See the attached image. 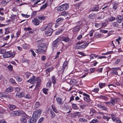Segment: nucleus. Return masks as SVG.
<instances>
[{
  "mask_svg": "<svg viewBox=\"0 0 123 123\" xmlns=\"http://www.w3.org/2000/svg\"><path fill=\"white\" fill-rule=\"evenodd\" d=\"M3 55L4 58H8L10 57H13L15 56V54L11 52L5 51L3 53Z\"/></svg>",
  "mask_w": 123,
  "mask_h": 123,
  "instance_id": "obj_1",
  "label": "nucleus"
},
{
  "mask_svg": "<svg viewBox=\"0 0 123 123\" xmlns=\"http://www.w3.org/2000/svg\"><path fill=\"white\" fill-rule=\"evenodd\" d=\"M39 44V52H46L47 47L44 43H41Z\"/></svg>",
  "mask_w": 123,
  "mask_h": 123,
  "instance_id": "obj_2",
  "label": "nucleus"
},
{
  "mask_svg": "<svg viewBox=\"0 0 123 123\" xmlns=\"http://www.w3.org/2000/svg\"><path fill=\"white\" fill-rule=\"evenodd\" d=\"M68 5L67 4H65L59 6L57 9L58 11H62L64 10H65L68 9L69 8Z\"/></svg>",
  "mask_w": 123,
  "mask_h": 123,
  "instance_id": "obj_3",
  "label": "nucleus"
},
{
  "mask_svg": "<svg viewBox=\"0 0 123 123\" xmlns=\"http://www.w3.org/2000/svg\"><path fill=\"white\" fill-rule=\"evenodd\" d=\"M68 62L67 61H65L64 62L62 66V68L61 69V71L63 73L64 71L65 70H66V69L68 68V67L67 65Z\"/></svg>",
  "mask_w": 123,
  "mask_h": 123,
  "instance_id": "obj_4",
  "label": "nucleus"
},
{
  "mask_svg": "<svg viewBox=\"0 0 123 123\" xmlns=\"http://www.w3.org/2000/svg\"><path fill=\"white\" fill-rule=\"evenodd\" d=\"M59 41V39H57L53 43L52 46L53 47V49H55L57 48V46L58 44V42Z\"/></svg>",
  "mask_w": 123,
  "mask_h": 123,
  "instance_id": "obj_5",
  "label": "nucleus"
},
{
  "mask_svg": "<svg viewBox=\"0 0 123 123\" xmlns=\"http://www.w3.org/2000/svg\"><path fill=\"white\" fill-rule=\"evenodd\" d=\"M119 99L118 98H111L110 101L111 104L113 105H114L115 104L117 103Z\"/></svg>",
  "mask_w": 123,
  "mask_h": 123,
  "instance_id": "obj_6",
  "label": "nucleus"
},
{
  "mask_svg": "<svg viewBox=\"0 0 123 123\" xmlns=\"http://www.w3.org/2000/svg\"><path fill=\"white\" fill-rule=\"evenodd\" d=\"M83 95L85 96L84 97V100L87 102H89L90 101L89 95L85 93H84Z\"/></svg>",
  "mask_w": 123,
  "mask_h": 123,
  "instance_id": "obj_7",
  "label": "nucleus"
},
{
  "mask_svg": "<svg viewBox=\"0 0 123 123\" xmlns=\"http://www.w3.org/2000/svg\"><path fill=\"white\" fill-rule=\"evenodd\" d=\"M11 115L12 116H18L20 114L19 111H16L12 112L10 113Z\"/></svg>",
  "mask_w": 123,
  "mask_h": 123,
  "instance_id": "obj_8",
  "label": "nucleus"
},
{
  "mask_svg": "<svg viewBox=\"0 0 123 123\" xmlns=\"http://www.w3.org/2000/svg\"><path fill=\"white\" fill-rule=\"evenodd\" d=\"M89 44V43H85L84 44L81 45L76 46L75 48L77 49H80L81 48L82 49H85L88 45Z\"/></svg>",
  "mask_w": 123,
  "mask_h": 123,
  "instance_id": "obj_9",
  "label": "nucleus"
},
{
  "mask_svg": "<svg viewBox=\"0 0 123 123\" xmlns=\"http://www.w3.org/2000/svg\"><path fill=\"white\" fill-rule=\"evenodd\" d=\"M36 77L33 76L32 78H31L30 80L27 81V82L30 83L31 84H34L36 81Z\"/></svg>",
  "mask_w": 123,
  "mask_h": 123,
  "instance_id": "obj_10",
  "label": "nucleus"
},
{
  "mask_svg": "<svg viewBox=\"0 0 123 123\" xmlns=\"http://www.w3.org/2000/svg\"><path fill=\"white\" fill-rule=\"evenodd\" d=\"M97 105L98 107L101 109L104 110H106L107 109V107H105L102 104H97Z\"/></svg>",
  "mask_w": 123,
  "mask_h": 123,
  "instance_id": "obj_11",
  "label": "nucleus"
},
{
  "mask_svg": "<svg viewBox=\"0 0 123 123\" xmlns=\"http://www.w3.org/2000/svg\"><path fill=\"white\" fill-rule=\"evenodd\" d=\"M53 31V30L51 28H49L48 31L46 32L45 33L46 35L47 36H50L51 35Z\"/></svg>",
  "mask_w": 123,
  "mask_h": 123,
  "instance_id": "obj_12",
  "label": "nucleus"
},
{
  "mask_svg": "<svg viewBox=\"0 0 123 123\" xmlns=\"http://www.w3.org/2000/svg\"><path fill=\"white\" fill-rule=\"evenodd\" d=\"M123 16H118L116 18V19L118 23H120L123 21Z\"/></svg>",
  "mask_w": 123,
  "mask_h": 123,
  "instance_id": "obj_13",
  "label": "nucleus"
},
{
  "mask_svg": "<svg viewBox=\"0 0 123 123\" xmlns=\"http://www.w3.org/2000/svg\"><path fill=\"white\" fill-rule=\"evenodd\" d=\"M119 70L118 68H113L112 69L111 73L115 75H117V71Z\"/></svg>",
  "mask_w": 123,
  "mask_h": 123,
  "instance_id": "obj_14",
  "label": "nucleus"
},
{
  "mask_svg": "<svg viewBox=\"0 0 123 123\" xmlns=\"http://www.w3.org/2000/svg\"><path fill=\"white\" fill-rule=\"evenodd\" d=\"M69 38L68 37L63 36L61 37L60 38V40L61 41H64L66 42H68L69 41Z\"/></svg>",
  "mask_w": 123,
  "mask_h": 123,
  "instance_id": "obj_15",
  "label": "nucleus"
},
{
  "mask_svg": "<svg viewBox=\"0 0 123 123\" xmlns=\"http://www.w3.org/2000/svg\"><path fill=\"white\" fill-rule=\"evenodd\" d=\"M80 26H76L73 28V31L74 32H77L80 31Z\"/></svg>",
  "mask_w": 123,
  "mask_h": 123,
  "instance_id": "obj_16",
  "label": "nucleus"
},
{
  "mask_svg": "<svg viewBox=\"0 0 123 123\" xmlns=\"http://www.w3.org/2000/svg\"><path fill=\"white\" fill-rule=\"evenodd\" d=\"M36 119L33 117H31L28 120L29 123H35L37 121Z\"/></svg>",
  "mask_w": 123,
  "mask_h": 123,
  "instance_id": "obj_17",
  "label": "nucleus"
},
{
  "mask_svg": "<svg viewBox=\"0 0 123 123\" xmlns=\"http://www.w3.org/2000/svg\"><path fill=\"white\" fill-rule=\"evenodd\" d=\"M16 96L18 98H20L21 97L25 96L24 93L22 92H20V93H17L16 94Z\"/></svg>",
  "mask_w": 123,
  "mask_h": 123,
  "instance_id": "obj_18",
  "label": "nucleus"
},
{
  "mask_svg": "<svg viewBox=\"0 0 123 123\" xmlns=\"http://www.w3.org/2000/svg\"><path fill=\"white\" fill-rule=\"evenodd\" d=\"M56 99L57 101L59 103V104L62 105L63 104L61 98L60 97H57Z\"/></svg>",
  "mask_w": 123,
  "mask_h": 123,
  "instance_id": "obj_19",
  "label": "nucleus"
},
{
  "mask_svg": "<svg viewBox=\"0 0 123 123\" xmlns=\"http://www.w3.org/2000/svg\"><path fill=\"white\" fill-rule=\"evenodd\" d=\"M92 11H98L99 10V6L98 5H96L95 6L92 7Z\"/></svg>",
  "mask_w": 123,
  "mask_h": 123,
  "instance_id": "obj_20",
  "label": "nucleus"
},
{
  "mask_svg": "<svg viewBox=\"0 0 123 123\" xmlns=\"http://www.w3.org/2000/svg\"><path fill=\"white\" fill-rule=\"evenodd\" d=\"M32 21L33 24L35 25H38V20L37 18H34V19L32 20Z\"/></svg>",
  "mask_w": 123,
  "mask_h": 123,
  "instance_id": "obj_21",
  "label": "nucleus"
},
{
  "mask_svg": "<svg viewBox=\"0 0 123 123\" xmlns=\"http://www.w3.org/2000/svg\"><path fill=\"white\" fill-rule=\"evenodd\" d=\"M38 114V110H37L34 112L33 116L34 117V118H35L37 117Z\"/></svg>",
  "mask_w": 123,
  "mask_h": 123,
  "instance_id": "obj_22",
  "label": "nucleus"
},
{
  "mask_svg": "<svg viewBox=\"0 0 123 123\" xmlns=\"http://www.w3.org/2000/svg\"><path fill=\"white\" fill-rule=\"evenodd\" d=\"M70 83L72 85H75L76 84L77 82L75 79H72L71 80Z\"/></svg>",
  "mask_w": 123,
  "mask_h": 123,
  "instance_id": "obj_23",
  "label": "nucleus"
},
{
  "mask_svg": "<svg viewBox=\"0 0 123 123\" xmlns=\"http://www.w3.org/2000/svg\"><path fill=\"white\" fill-rule=\"evenodd\" d=\"M13 89V87L11 86H10L7 88L5 91L7 92H12V91Z\"/></svg>",
  "mask_w": 123,
  "mask_h": 123,
  "instance_id": "obj_24",
  "label": "nucleus"
},
{
  "mask_svg": "<svg viewBox=\"0 0 123 123\" xmlns=\"http://www.w3.org/2000/svg\"><path fill=\"white\" fill-rule=\"evenodd\" d=\"M8 108L11 110H13L16 108V106L14 105H8Z\"/></svg>",
  "mask_w": 123,
  "mask_h": 123,
  "instance_id": "obj_25",
  "label": "nucleus"
},
{
  "mask_svg": "<svg viewBox=\"0 0 123 123\" xmlns=\"http://www.w3.org/2000/svg\"><path fill=\"white\" fill-rule=\"evenodd\" d=\"M51 80L53 84H55L56 82V79L54 76H52L51 78Z\"/></svg>",
  "mask_w": 123,
  "mask_h": 123,
  "instance_id": "obj_26",
  "label": "nucleus"
},
{
  "mask_svg": "<svg viewBox=\"0 0 123 123\" xmlns=\"http://www.w3.org/2000/svg\"><path fill=\"white\" fill-rule=\"evenodd\" d=\"M51 82L50 80V79H49L48 82L46 84V86L47 87H50L51 85Z\"/></svg>",
  "mask_w": 123,
  "mask_h": 123,
  "instance_id": "obj_27",
  "label": "nucleus"
},
{
  "mask_svg": "<svg viewBox=\"0 0 123 123\" xmlns=\"http://www.w3.org/2000/svg\"><path fill=\"white\" fill-rule=\"evenodd\" d=\"M47 6V4L46 3L41 7L40 8V10H43V9L45 8Z\"/></svg>",
  "mask_w": 123,
  "mask_h": 123,
  "instance_id": "obj_28",
  "label": "nucleus"
},
{
  "mask_svg": "<svg viewBox=\"0 0 123 123\" xmlns=\"http://www.w3.org/2000/svg\"><path fill=\"white\" fill-rule=\"evenodd\" d=\"M79 121L80 122H81L82 123L86 122L87 120L83 118H80L79 119Z\"/></svg>",
  "mask_w": 123,
  "mask_h": 123,
  "instance_id": "obj_29",
  "label": "nucleus"
},
{
  "mask_svg": "<svg viewBox=\"0 0 123 123\" xmlns=\"http://www.w3.org/2000/svg\"><path fill=\"white\" fill-rule=\"evenodd\" d=\"M54 69V68L53 67H51L47 68L46 70V72L47 73V72H49L52 71H53Z\"/></svg>",
  "mask_w": 123,
  "mask_h": 123,
  "instance_id": "obj_30",
  "label": "nucleus"
},
{
  "mask_svg": "<svg viewBox=\"0 0 123 123\" xmlns=\"http://www.w3.org/2000/svg\"><path fill=\"white\" fill-rule=\"evenodd\" d=\"M117 4L116 3H114L113 4V9L114 10H115L117 8Z\"/></svg>",
  "mask_w": 123,
  "mask_h": 123,
  "instance_id": "obj_31",
  "label": "nucleus"
},
{
  "mask_svg": "<svg viewBox=\"0 0 123 123\" xmlns=\"http://www.w3.org/2000/svg\"><path fill=\"white\" fill-rule=\"evenodd\" d=\"M99 86L100 88H101L105 86H106V84L105 83H99Z\"/></svg>",
  "mask_w": 123,
  "mask_h": 123,
  "instance_id": "obj_32",
  "label": "nucleus"
},
{
  "mask_svg": "<svg viewBox=\"0 0 123 123\" xmlns=\"http://www.w3.org/2000/svg\"><path fill=\"white\" fill-rule=\"evenodd\" d=\"M113 25L116 27H118L119 25L118 24L117 22H113L112 23Z\"/></svg>",
  "mask_w": 123,
  "mask_h": 123,
  "instance_id": "obj_33",
  "label": "nucleus"
},
{
  "mask_svg": "<svg viewBox=\"0 0 123 123\" xmlns=\"http://www.w3.org/2000/svg\"><path fill=\"white\" fill-rule=\"evenodd\" d=\"M53 25V24L52 23H49L48 24L47 26H45V28H51L52 27V26Z\"/></svg>",
  "mask_w": 123,
  "mask_h": 123,
  "instance_id": "obj_34",
  "label": "nucleus"
},
{
  "mask_svg": "<svg viewBox=\"0 0 123 123\" xmlns=\"http://www.w3.org/2000/svg\"><path fill=\"white\" fill-rule=\"evenodd\" d=\"M115 19V18L112 16H111L108 18V20L109 21H112Z\"/></svg>",
  "mask_w": 123,
  "mask_h": 123,
  "instance_id": "obj_35",
  "label": "nucleus"
},
{
  "mask_svg": "<svg viewBox=\"0 0 123 123\" xmlns=\"http://www.w3.org/2000/svg\"><path fill=\"white\" fill-rule=\"evenodd\" d=\"M74 115L76 117L77 116L78 117H79L81 116V114L80 112H76L74 113Z\"/></svg>",
  "mask_w": 123,
  "mask_h": 123,
  "instance_id": "obj_36",
  "label": "nucleus"
},
{
  "mask_svg": "<svg viewBox=\"0 0 123 123\" xmlns=\"http://www.w3.org/2000/svg\"><path fill=\"white\" fill-rule=\"evenodd\" d=\"M21 123H26L27 120L25 118H24L21 119Z\"/></svg>",
  "mask_w": 123,
  "mask_h": 123,
  "instance_id": "obj_37",
  "label": "nucleus"
},
{
  "mask_svg": "<svg viewBox=\"0 0 123 123\" xmlns=\"http://www.w3.org/2000/svg\"><path fill=\"white\" fill-rule=\"evenodd\" d=\"M72 107L74 109H78V107L77 106V105L74 104H72Z\"/></svg>",
  "mask_w": 123,
  "mask_h": 123,
  "instance_id": "obj_38",
  "label": "nucleus"
},
{
  "mask_svg": "<svg viewBox=\"0 0 123 123\" xmlns=\"http://www.w3.org/2000/svg\"><path fill=\"white\" fill-rule=\"evenodd\" d=\"M16 79L18 81L20 82L22 80V79L20 76H17Z\"/></svg>",
  "mask_w": 123,
  "mask_h": 123,
  "instance_id": "obj_39",
  "label": "nucleus"
},
{
  "mask_svg": "<svg viewBox=\"0 0 123 123\" xmlns=\"http://www.w3.org/2000/svg\"><path fill=\"white\" fill-rule=\"evenodd\" d=\"M7 4L5 0H3L0 3V5L2 6H4Z\"/></svg>",
  "mask_w": 123,
  "mask_h": 123,
  "instance_id": "obj_40",
  "label": "nucleus"
},
{
  "mask_svg": "<svg viewBox=\"0 0 123 123\" xmlns=\"http://www.w3.org/2000/svg\"><path fill=\"white\" fill-rule=\"evenodd\" d=\"M7 68H8L9 70L11 71L12 70L13 66L11 65L10 64L8 66H7Z\"/></svg>",
  "mask_w": 123,
  "mask_h": 123,
  "instance_id": "obj_41",
  "label": "nucleus"
},
{
  "mask_svg": "<svg viewBox=\"0 0 123 123\" xmlns=\"http://www.w3.org/2000/svg\"><path fill=\"white\" fill-rule=\"evenodd\" d=\"M34 5L37 4L38 2V0H31Z\"/></svg>",
  "mask_w": 123,
  "mask_h": 123,
  "instance_id": "obj_42",
  "label": "nucleus"
},
{
  "mask_svg": "<svg viewBox=\"0 0 123 123\" xmlns=\"http://www.w3.org/2000/svg\"><path fill=\"white\" fill-rule=\"evenodd\" d=\"M51 107L52 108L53 110L56 113H57V110L55 108V107L54 105H51Z\"/></svg>",
  "mask_w": 123,
  "mask_h": 123,
  "instance_id": "obj_43",
  "label": "nucleus"
},
{
  "mask_svg": "<svg viewBox=\"0 0 123 123\" xmlns=\"http://www.w3.org/2000/svg\"><path fill=\"white\" fill-rule=\"evenodd\" d=\"M4 93L5 94L4 97H6L9 98H11V96L8 95L7 93H6V94L5 93Z\"/></svg>",
  "mask_w": 123,
  "mask_h": 123,
  "instance_id": "obj_44",
  "label": "nucleus"
},
{
  "mask_svg": "<svg viewBox=\"0 0 123 123\" xmlns=\"http://www.w3.org/2000/svg\"><path fill=\"white\" fill-rule=\"evenodd\" d=\"M111 118L113 121H114L116 120H117L116 119V116L114 115H111Z\"/></svg>",
  "mask_w": 123,
  "mask_h": 123,
  "instance_id": "obj_45",
  "label": "nucleus"
},
{
  "mask_svg": "<svg viewBox=\"0 0 123 123\" xmlns=\"http://www.w3.org/2000/svg\"><path fill=\"white\" fill-rule=\"evenodd\" d=\"M63 31V30L62 29H60L58 31L55 33V34L57 35L59 34L60 33H61Z\"/></svg>",
  "mask_w": 123,
  "mask_h": 123,
  "instance_id": "obj_46",
  "label": "nucleus"
},
{
  "mask_svg": "<svg viewBox=\"0 0 123 123\" xmlns=\"http://www.w3.org/2000/svg\"><path fill=\"white\" fill-rule=\"evenodd\" d=\"M48 90V89L45 88L43 89V93L45 94H48L47 91Z\"/></svg>",
  "mask_w": 123,
  "mask_h": 123,
  "instance_id": "obj_47",
  "label": "nucleus"
},
{
  "mask_svg": "<svg viewBox=\"0 0 123 123\" xmlns=\"http://www.w3.org/2000/svg\"><path fill=\"white\" fill-rule=\"evenodd\" d=\"M103 117L104 119L106 120L107 121H108L109 119H110V117H108L105 115L103 116Z\"/></svg>",
  "mask_w": 123,
  "mask_h": 123,
  "instance_id": "obj_48",
  "label": "nucleus"
},
{
  "mask_svg": "<svg viewBox=\"0 0 123 123\" xmlns=\"http://www.w3.org/2000/svg\"><path fill=\"white\" fill-rule=\"evenodd\" d=\"M64 20V19L62 18H58L56 20V22L58 23L60 21H62Z\"/></svg>",
  "mask_w": 123,
  "mask_h": 123,
  "instance_id": "obj_49",
  "label": "nucleus"
},
{
  "mask_svg": "<svg viewBox=\"0 0 123 123\" xmlns=\"http://www.w3.org/2000/svg\"><path fill=\"white\" fill-rule=\"evenodd\" d=\"M50 114L51 115V117L52 118L54 117L55 116V114L53 111H50Z\"/></svg>",
  "mask_w": 123,
  "mask_h": 123,
  "instance_id": "obj_50",
  "label": "nucleus"
},
{
  "mask_svg": "<svg viewBox=\"0 0 123 123\" xmlns=\"http://www.w3.org/2000/svg\"><path fill=\"white\" fill-rule=\"evenodd\" d=\"M95 14L93 13L89 15V18L91 19H93L94 18V16Z\"/></svg>",
  "mask_w": 123,
  "mask_h": 123,
  "instance_id": "obj_51",
  "label": "nucleus"
},
{
  "mask_svg": "<svg viewBox=\"0 0 123 123\" xmlns=\"http://www.w3.org/2000/svg\"><path fill=\"white\" fill-rule=\"evenodd\" d=\"M108 21H107L106 22L102 23V26L103 27H105L108 24Z\"/></svg>",
  "mask_w": 123,
  "mask_h": 123,
  "instance_id": "obj_52",
  "label": "nucleus"
},
{
  "mask_svg": "<svg viewBox=\"0 0 123 123\" xmlns=\"http://www.w3.org/2000/svg\"><path fill=\"white\" fill-rule=\"evenodd\" d=\"M98 120L97 119L96 120L93 119L91 122L90 123H98Z\"/></svg>",
  "mask_w": 123,
  "mask_h": 123,
  "instance_id": "obj_53",
  "label": "nucleus"
},
{
  "mask_svg": "<svg viewBox=\"0 0 123 123\" xmlns=\"http://www.w3.org/2000/svg\"><path fill=\"white\" fill-rule=\"evenodd\" d=\"M25 74L26 75V77L27 78H28L29 76L31 75L32 74L31 73H26Z\"/></svg>",
  "mask_w": 123,
  "mask_h": 123,
  "instance_id": "obj_54",
  "label": "nucleus"
},
{
  "mask_svg": "<svg viewBox=\"0 0 123 123\" xmlns=\"http://www.w3.org/2000/svg\"><path fill=\"white\" fill-rule=\"evenodd\" d=\"M68 14V13L65 12H62L61 13V15L64 16H66Z\"/></svg>",
  "mask_w": 123,
  "mask_h": 123,
  "instance_id": "obj_55",
  "label": "nucleus"
},
{
  "mask_svg": "<svg viewBox=\"0 0 123 123\" xmlns=\"http://www.w3.org/2000/svg\"><path fill=\"white\" fill-rule=\"evenodd\" d=\"M99 89L98 88H94L93 90H92V92L97 93L99 91Z\"/></svg>",
  "mask_w": 123,
  "mask_h": 123,
  "instance_id": "obj_56",
  "label": "nucleus"
},
{
  "mask_svg": "<svg viewBox=\"0 0 123 123\" xmlns=\"http://www.w3.org/2000/svg\"><path fill=\"white\" fill-rule=\"evenodd\" d=\"M45 18V16L39 17V19L41 21L44 20Z\"/></svg>",
  "mask_w": 123,
  "mask_h": 123,
  "instance_id": "obj_57",
  "label": "nucleus"
},
{
  "mask_svg": "<svg viewBox=\"0 0 123 123\" xmlns=\"http://www.w3.org/2000/svg\"><path fill=\"white\" fill-rule=\"evenodd\" d=\"M96 112V111L93 109H91L90 110V113L92 112L93 113H95Z\"/></svg>",
  "mask_w": 123,
  "mask_h": 123,
  "instance_id": "obj_58",
  "label": "nucleus"
},
{
  "mask_svg": "<svg viewBox=\"0 0 123 123\" xmlns=\"http://www.w3.org/2000/svg\"><path fill=\"white\" fill-rule=\"evenodd\" d=\"M21 15L25 17V18H28L30 17V15L26 14H25L23 13H22Z\"/></svg>",
  "mask_w": 123,
  "mask_h": 123,
  "instance_id": "obj_59",
  "label": "nucleus"
},
{
  "mask_svg": "<svg viewBox=\"0 0 123 123\" xmlns=\"http://www.w3.org/2000/svg\"><path fill=\"white\" fill-rule=\"evenodd\" d=\"M20 90V88L18 87H16L15 89V91L17 93Z\"/></svg>",
  "mask_w": 123,
  "mask_h": 123,
  "instance_id": "obj_60",
  "label": "nucleus"
},
{
  "mask_svg": "<svg viewBox=\"0 0 123 123\" xmlns=\"http://www.w3.org/2000/svg\"><path fill=\"white\" fill-rule=\"evenodd\" d=\"M31 97L30 95L28 94H27L25 96V98H30Z\"/></svg>",
  "mask_w": 123,
  "mask_h": 123,
  "instance_id": "obj_61",
  "label": "nucleus"
},
{
  "mask_svg": "<svg viewBox=\"0 0 123 123\" xmlns=\"http://www.w3.org/2000/svg\"><path fill=\"white\" fill-rule=\"evenodd\" d=\"M46 29L45 28V25L43 26L40 29V30L41 31H44Z\"/></svg>",
  "mask_w": 123,
  "mask_h": 123,
  "instance_id": "obj_62",
  "label": "nucleus"
},
{
  "mask_svg": "<svg viewBox=\"0 0 123 123\" xmlns=\"http://www.w3.org/2000/svg\"><path fill=\"white\" fill-rule=\"evenodd\" d=\"M37 12L36 11H34L32 13L31 15V16L33 17L35 16L36 15Z\"/></svg>",
  "mask_w": 123,
  "mask_h": 123,
  "instance_id": "obj_63",
  "label": "nucleus"
},
{
  "mask_svg": "<svg viewBox=\"0 0 123 123\" xmlns=\"http://www.w3.org/2000/svg\"><path fill=\"white\" fill-rule=\"evenodd\" d=\"M103 68H98V69L97 71L98 72H99L101 73L102 72Z\"/></svg>",
  "mask_w": 123,
  "mask_h": 123,
  "instance_id": "obj_64",
  "label": "nucleus"
}]
</instances>
